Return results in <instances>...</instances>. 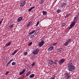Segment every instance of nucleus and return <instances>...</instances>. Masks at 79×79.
<instances>
[{
    "label": "nucleus",
    "instance_id": "obj_37",
    "mask_svg": "<svg viewBox=\"0 0 79 79\" xmlns=\"http://www.w3.org/2000/svg\"><path fill=\"white\" fill-rule=\"evenodd\" d=\"M31 10H32V9H31V8L29 9L28 10V11L29 12H30V11H31Z\"/></svg>",
    "mask_w": 79,
    "mask_h": 79
},
{
    "label": "nucleus",
    "instance_id": "obj_20",
    "mask_svg": "<svg viewBox=\"0 0 79 79\" xmlns=\"http://www.w3.org/2000/svg\"><path fill=\"white\" fill-rule=\"evenodd\" d=\"M15 26V25L14 24H12V25H10L9 26V28L11 29V28L13 27V26Z\"/></svg>",
    "mask_w": 79,
    "mask_h": 79
},
{
    "label": "nucleus",
    "instance_id": "obj_3",
    "mask_svg": "<svg viewBox=\"0 0 79 79\" xmlns=\"http://www.w3.org/2000/svg\"><path fill=\"white\" fill-rule=\"evenodd\" d=\"M65 78L67 79H69L71 77V75H70V73H67L65 74Z\"/></svg>",
    "mask_w": 79,
    "mask_h": 79
},
{
    "label": "nucleus",
    "instance_id": "obj_41",
    "mask_svg": "<svg viewBox=\"0 0 79 79\" xmlns=\"http://www.w3.org/2000/svg\"><path fill=\"white\" fill-rule=\"evenodd\" d=\"M35 6H33V7H31V10H32L33 9H34V8H35Z\"/></svg>",
    "mask_w": 79,
    "mask_h": 79
},
{
    "label": "nucleus",
    "instance_id": "obj_36",
    "mask_svg": "<svg viewBox=\"0 0 79 79\" xmlns=\"http://www.w3.org/2000/svg\"><path fill=\"white\" fill-rule=\"evenodd\" d=\"M33 38H34V37H33V36H32V35H31L30 36V39H33Z\"/></svg>",
    "mask_w": 79,
    "mask_h": 79
},
{
    "label": "nucleus",
    "instance_id": "obj_43",
    "mask_svg": "<svg viewBox=\"0 0 79 79\" xmlns=\"http://www.w3.org/2000/svg\"><path fill=\"white\" fill-rule=\"evenodd\" d=\"M69 27V29H72V28H73V27Z\"/></svg>",
    "mask_w": 79,
    "mask_h": 79
},
{
    "label": "nucleus",
    "instance_id": "obj_44",
    "mask_svg": "<svg viewBox=\"0 0 79 79\" xmlns=\"http://www.w3.org/2000/svg\"><path fill=\"white\" fill-rule=\"evenodd\" d=\"M34 35H37V33H35L34 34Z\"/></svg>",
    "mask_w": 79,
    "mask_h": 79
},
{
    "label": "nucleus",
    "instance_id": "obj_23",
    "mask_svg": "<svg viewBox=\"0 0 79 79\" xmlns=\"http://www.w3.org/2000/svg\"><path fill=\"white\" fill-rule=\"evenodd\" d=\"M71 16V13H69V14L66 15L65 16V18H68V17H69V16Z\"/></svg>",
    "mask_w": 79,
    "mask_h": 79
},
{
    "label": "nucleus",
    "instance_id": "obj_47",
    "mask_svg": "<svg viewBox=\"0 0 79 79\" xmlns=\"http://www.w3.org/2000/svg\"><path fill=\"white\" fill-rule=\"evenodd\" d=\"M1 23H2V22L1 21H0V24H1Z\"/></svg>",
    "mask_w": 79,
    "mask_h": 79
},
{
    "label": "nucleus",
    "instance_id": "obj_35",
    "mask_svg": "<svg viewBox=\"0 0 79 79\" xmlns=\"http://www.w3.org/2000/svg\"><path fill=\"white\" fill-rule=\"evenodd\" d=\"M25 71H26V69H23L22 72L24 73Z\"/></svg>",
    "mask_w": 79,
    "mask_h": 79
},
{
    "label": "nucleus",
    "instance_id": "obj_5",
    "mask_svg": "<svg viewBox=\"0 0 79 79\" xmlns=\"http://www.w3.org/2000/svg\"><path fill=\"white\" fill-rule=\"evenodd\" d=\"M26 4V2L25 1H24L22 2L20 5V6L23 7Z\"/></svg>",
    "mask_w": 79,
    "mask_h": 79
},
{
    "label": "nucleus",
    "instance_id": "obj_32",
    "mask_svg": "<svg viewBox=\"0 0 79 79\" xmlns=\"http://www.w3.org/2000/svg\"><path fill=\"white\" fill-rule=\"evenodd\" d=\"M44 3V0H41L40 2V4H42Z\"/></svg>",
    "mask_w": 79,
    "mask_h": 79
},
{
    "label": "nucleus",
    "instance_id": "obj_14",
    "mask_svg": "<svg viewBox=\"0 0 79 79\" xmlns=\"http://www.w3.org/2000/svg\"><path fill=\"white\" fill-rule=\"evenodd\" d=\"M35 30H34L33 31H32L31 32H30L28 34L29 35H31V34H33L34 32H35Z\"/></svg>",
    "mask_w": 79,
    "mask_h": 79
},
{
    "label": "nucleus",
    "instance_id": "obj_2",
    "mask_svg": "<svg viewBox=\"0 0 79 79\" xmlns=\"http://www.w3.org/2000/svg\"><path fill=\"white\" fill-rule=\"evenodd\" d=\"M39 42V43L38 44V45L39 47H42L45 43V41L44 40H41L40 42Z\"/></svg>",
    "mask_w": 79,
    "mask_h": 79
},
{
    "label": "nucleus",
    "instance_id": "obj_26",
    "mask_svg": "<svg viewBox=\"0 0 79 79\" xmlns=\"http://www.w3.org/2000/svg\"><path fill=\"white\" fill-rule=\"evenodd\" d=\"M11 45V43L9 42L6 44V46H8L9 45Z\"/></svg>",
    "mask_w": 79,
    "mask_h": 79
},
{
    "label": "nucleus",
    "instance_id": "obj_31",
    "mask_svg": "<svg viewBox=\"0 0 79 79\" xmlns=\"http://www.w3.org/2000/svg\"><path fill=\"white\" fill-rule=\"evenodd\" d=\"M37 24L36 25V27H37L38 26V25H39V21H38L37 22Z\"/></svg>",
    "mask_w": 79,
    "mask_h": 79
},
{
    "label": "nucleus",
    "instance_id": "obj_34",
    "mask_svg": "<svg viewBox=\"0 0 79 79\" xmlns=\"http://www.w3.org/2000/svg\"><path fill=\"white\" fill-rule=\"evenodd\" d=\"M13 58H12L11 59V60H10L9 62V63H11V61H13Z\"/></svg>",
    "mask_w": 79,
    "mask_h": 79
},
{
    "label": "nucleus",
    "instance_id": "obj_6",
    "mask_svg": "<svg viewBox=\"0 0 79 79\" xmlns=\"http://www.w3.org/2000/svg\"><path fill=\"white\" fill-rule=\"evenodd\" d=\"M65 60H66V59L65 58H62L60 60V64H63L65 61Z\"/></svg>",
    "mask_w": 79,
    "mask_h": 79
},
{
    "label": "nucleus",
    "instance_id": "obj_16",
    "mask_svg": "<svg viewBox=\"0 0 79 79\" xmlns=\"http://www.w3.org/2000/svg\"><path fill=\"white\" fill-rule=\"evenodd\" d=\"M68 44H69V43L66 41L64 44L63 45H64V46H67L68 45Z\"/></svg>",
    "mask_w": 79,
    "mask_h": 79
},
{
    "label": "nucleus",
    "instance_id": "obj_10",
    "mask_svg": "<svg viewBox=\"0 0 79 79\" xmlns=\"http://www.w3.org/2000/svg\"><path fill=\"white\" fill-rule=\"evenodd\" d=\"M23 16L20 17L18 18L17 20V22H20L21 21H22L23 20Z\"/></svg>",
    "mask_w": 79,
    "mask_h": 79
},
{
    "label": "nucleus",
    "instance_id": "obj_18",
    "mask_svg": "<svg viewBox=\"0 0 79 79\" xmlns=\"http://www.w3.org/2000/svg\"><path fill=\"white\" fill-rule=\"evenodd\" d=\"M35 76V74H33L30 75V76L29 77V78H32V77H34V76Z\"/></svg>",
    "mask_w": 79,
    "mask_h": 79
},
{
    "label": "nucleus",
    "instance_id": "obj_15",
    "mask_svg": "<svg viewBox=\"0 0 79 79\" xmlns=\"http://www.w3.org/2000/svg\"><path fill=\"white\" fill-rule=\"evenodd\" d=\"M18 51L17 50H15L12 54V55L14 56L15 54H16V53H17L18 52Z\"/></svg>",
    "mask_w": 79,
    "mask_h": 79
},
{
    "label": "nucleus",
    "instance_id": "obj_13",
    "mask_svg": "<svg viewBox=\"0 0 79 79\" xmlns=\"http://www.w3.org/2000/svg\"><path fill=\"white\" fill-rule=\"evenodd\" d=\"M63 50V49L61 48H60L59 49H58L57 50V53H58V52H60L61 51H62Z\"/></svg>",
    "mask_w": 79,
    "mask_h": 79
},
{
    "label": "nucleus",
    "instance_id": "obj_49",
    "mask_svg": "<svg viewBox=\"0 0 79 79\" xmlns=\"http://www.w3.org/2000/svg\"><path fill=\"white\" fill-rule=\"evenodd\" d=\"M30 5H31V4H30Z\"/></svg>",
    "mask_w": 79,
    "mask_h": 79
},
{
    "label": "nucleus",
    "instance_id": "obj_8",
    "mask_svg": "<svg viewBox=\"0 0 79 79\" xmlns=\"http://www.w3.org/2000/svg\"><path fill=\"white\" fill-rule=\"evenodd\" d=\"M77 22V20L76 21V22L73 21L70 24V27H73L75 26V24H76V23Z\"/></svg>",
    "mask_w": 79,
    "mask_h": 79
},
{
    "label": "nucleus",
    "instance_id": "obj_29",
    "mask_svg": "<svg viewBox=\"0 0 79 79\" xmlns=\"http://www.w3.org/2000/svg\"><path fill=\"white\" fill-rule=\"evenodd\" d=\"M32 42H31L30 43H29L28 44V46H31V45H32Z\"/></svg>",
    "mask_w": 79,
    "mask_h": 79
},
{
    "label": "nucleus",
    "instance_id": "obj_1",
    "mask_svg": "<svg viewBox=\"0 0 79 79\" xmlns=\"http://www.w3.org/2000/svg\"><path fill=\"white\" fill-rule=\"evenodd\" d=\"M68 67L69 68L68 69L69 71H73L76 68L75 66L73 65V63H69L68 65Z\"/></svg>",
    "mask_w": 79,
    "mask_h": 79
},
{
    "label": "nucleus",
    "instance_id": "obj_38",
    "mask_svg": "<svg viewBox=\"0 0 79 79\" xmlns=\"http://www.w3.org/2000/svg\"><path fill=\"white\" fill-rule=\"evenodd\" d=\"M23 73L22 71L19 74H20V75H21L22 74H23Z\"/></svg>",
    "mask_w": 79,
    "mask_h": 79
},
{
    "label": "nucleus",
    "instance_id": "obj_4",
    "mask_svg": "<svg viewBox=\"0 0 79 79\" xmlns=\"http://www.w3.org/2000/svg\"><path fill=\"white\" fill-rule=\"evenodd\" d=\"M39 48H37L35 50H34L32 52V53L33 55H37L39 53Z\"/></svg>",
    "mask_w": 79,
    "mask_h": 79
},
{
    "label": "nucleus",
    "instance_id": "obj_46",
    "mask_svg": "<svg viewBox=\"0 0 79 79\" xmlns=\"http://www.w3.org/2000/svg\"><path fill=\"white\" fill-rule=\"evenodd\" d=\"M3 19H2V20H1V22H2H2H3Z\"/></svg>",
    "mask_w": 79,
    "mask_h": 79
},
{
    "label": "nucleus",
    "instance_id": "obj_7",
    "mask_svg": "<svg viewBox=\"0 0 79 79\" xmlns=\"http://www.w3.org/2000/svg\"><path fill=\"white\" fill-rule=\"evenodd\" d=\"M67 5V3L64 2L62 3L61 4V8H64L65 6H66Z\"/></svg>",
    "mask_w": 79,
    "mask_h": 79
},
{
    "label": "nucleus",
    "instance_id": "obj_30",
    "mask_svg": "<svg viewBox=\"0 0 79 79\" xmlns=\"http://www.w3.org/2000/svg\"><path fill=\"white\" fill-rule=\"evenodd\" d=\"M23 54L24 55H27V52H24Z\"/></svg>",
    "mask_w": 79,
    "mask_h": 79
},
{
    "label": "nucleus",
    "instance_id": "obj_45",
    "mask_svg": "<svg viewBox=\"0 0 79 79\" xmlns=\"http://www.w3.org/2000/svg\"><path fill=\"white\" fill-rule=\"evenodd\" d=\"M32 35L33 36V38H34V37H35V36H34V35Z\"/></svg>",
    "mask_w": 79,
    "mask_h": 79
},
{
    "label": "nucleus",
    "instance_id": "obj_33",
    "mask_svg": "<svg viewBox=\"0 0 79 79\" xmlns=\"http://www.w3.org/2000/svg\"><path fill=\"white\" fill-rule=\"evenodd\" d=\"M35 62H33L32 64V66H34V65H35Z\"/></svg>",
    "mask_w": 79,
    "mask_h": 79
},
{
    "label": "nucleus",
    "instance_id": "obj_25",
    "mask_svg": "<svg viewBox=\"0 0 79 79\" xmlns=\"http://www.w3.org/2000/svg\"><path fill=\"white\" fill-rule=\"evenodd\" d=\"M71 39H68L67 42L69 44V42H71Z\"/></svg>",
    "mask_w": 79,
    "mask_h": 79
},
{
    "label": "nucleus",
    "instance_id": "obj_21",
    "mask_svg": "<svg viewBox=\"0 0 79 79\" xmlns=\"http://www.w3.org/2000/svg\"><path fill=\"white\" fill-rule=\"evenodd\" d=\"M61 11V9H58L56 11V12L58 14L60 13Z\"/></svg>",
    "mask_w": 79,
    "mask_h": 79
},
{
    "label": "nucleus",
    "instance_id": "obj_12",
    "mask_svg": "<svg viewBox=\"0 0 79 79\" xmlns=\"http://www.w3.org/2000/svg\"><path fill=\"white\" fill-rule=\"evenodd\" d=\"M32 22L30 21V22L28 23L27 24V27H29L31 26V25H32Z\"/></svg>",
    "mask_w": 79,
    "mask_h": 79
},
{
    "label": "nucleus",
    "instance_id": "obj_24",
    "mask_svg": "<svg viewBox=\"0 0 79 79\" xmlns=\"http://www.w3.org/2000/svg\"><path fill=\"white\" fill-rule=\"evenodd\" d=\"M66 23H63L62 24L61 26H63V27H64V26H66Z\"/></svg>",
    "mask_w": 79,
    "mask_h": 79
},
{
    "label": "nucleus",
    "instance_id": "obj_27",
    "mask_svg": "<svg viewBox=\"0 0 79 79\" xmlns=\"http://www.w3.org/2000/svg\"><path fill=\"white\" fill-rule=\"evenodd\" d=\"M57 62H58V60H56L54 61V63L55 64H57Z\"/></svg>",
    "mask_w": 79,
    "mask_h": 79
},
{
    "label": "nucleus",
    "instance_id": "obj_9",
    "mask_svg": "<svg viewBox=\"0 0 79 79\" xmlns=\"http://www.w3.org/2000/svg\"><path fill=\"white\" fill-rule=\"evenodd\" d=\"M48 62L49 64H50V65H52L53 64V62L52 61V60H48Z\"/></svg>",
    "mask_w": 79,
    "mask_h": 79
},
{
    "label": "nucleus",
    "instance_id": "obj_17",
    "mask_svg": "<svg viewBox=\"0 0 79 79\" xmlns=\"http://www.w3.org/2000/svg\"><path fill=\"white\" fill-rule=\"evenodd\" d=\"M31 72L29 71L27 73V74H26V76H27H27H29V75H30V74H31Z\"/></svg>",
    "mask_w": 79,
    "mask_h": 79
},
{
    "label": "nucleus",
    "instance_id": "obj_22",
    "mask_svg": "<svg viewBox=\"0 0 79 79\" xmlns=\"http://www.w3.org/2000/svg\"><path fill=\"white\" fill-rule=\"evenodd\" d=\"M43 15H47V12L46 11H43Z\"/></svg>",
    "mask_w": 79,
    "mask_h": 79
},
{
    "label": "nucleus",
    "instance_id": "obj_11",
    "mask_svg": "<svg viewBox=\"0 0 79 79\" xmlns=\"http://www.w3.org/2000/svg\"><path fill=\"white\" fill-rule=\"evenodd\" d=\"M54 48V47L51 46L48 48V51H52Z\"/></svg>",
    "mask_w": 79,
    "mask_h": 79
},
{
    "label": "nucleus",
    "instance_id": "obj_48",
    "mask_svg": "<svg viewBox=\"0 0 79 79\" xmlns=\"http://www.w3.org/2000/svg\"><path fill=\"white\" fill-rule=\"evenodd\" d=\"M78 16H79V13H78Z\"/></svg>",
    "mask_w": 79,
    "mask_h": 79
},
{
    "label": "nucleus",
    "instance_id": "obj_39",
    "mask_svg": "<svg viewBox=\"0 0 79 79\" xmlns=\"http://www.w3.org/2000/svg\"><path fill=\"white\" fill-rule=\"evenodd\" d=\"M56 43H53L52 44V45H56Z\"/></svg>",
    "mask_w": 79,
    "mask_h": 79
},
{
    "label": "nucleus",
    "instance_id": "obj_42",
    "mask_svg": "<svg viewBox=\"0 0 79 79\" xmlns=\"http://www.w3.org/2000/svg\"><path fill=\"white\" fill-rule=\"evenodd\" d=\"M9 64H10V63L8 62L6 64V66H8L9 65Z\"/></svg>",
    "mask_w": 79,
    "mask_h": 79
},
{
    "label": "nucleus",
    "instance_id": "obj_40",
    "mask_svg": "<svg viewBox=\"0 0 79 79\" xmlns=\"http://www.w3.org/2000/svg\"><path fill=\"white\" fill-rule=\"evenodd\" d=\"M9 73V71L7 72L6 73L5 75H8V73Z\"/></svg>",
    "mask_w": 79,
    "mask_h": 79
},
{
    "label": "nucleus",
    "instance_id": "obj_28",
    "mask_svg": "<svg viewBox=\"0 0 79 79\" xmlns=\"http://www.w3.org/2000/svg\"><path fill=\"white\" fill-rule=\"evenodd\" d=\"M16 64V63L13 62L12 63V66H15Z\"/></svg>",
    "mask_w": 79,
    "mask_h": 79
},
{
    "label": "nucleus",
    "instance_id": "obj_19",
    "mask_svg": "<svg viewBox=\"0 0 79 79\" xmlns=\"http://www.w3.org/2000/svg\"><path fill=\"white\" fill-rule=\"evenodd\" d=\"M77 18H78V17L77 16H76L74 18V19L73 20V21L76 22V21H77V20H76V19H77Z\"/></svg>",
    "mask_w": 79,
    "mask_h": 79
}]
</instances>
